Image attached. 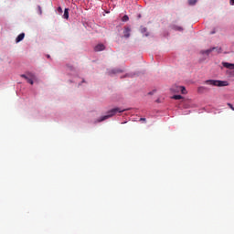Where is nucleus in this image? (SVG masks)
Returning <instances> with one entry per match:
<instances>
[{
	"label": "nucleus",
	"mask_w": 234,
	"mask_h": 234,
	"mask_svg": "<svg viewBox=\"0 0 234 234\" xmlns=\"http://www.w3.org/2000/svg\"><path fill=\"white\" fill-rule=\"evenodd\" d=\"M213 50H216L218 52V54H220V52H222V48H211L207 50H202L201 54H207V56H209V54H211V52H213Z\"/></svg>",
	"instance_id": "20e7f679"
},
{
	"label": "nucleus",
	"mask_w": 234,
	"mask_h": 234,
	"mask_svg": "<svg viewBox=\"0 0 234 234\" xmlns=\"http://www.w3.org/2000/svg\"><path fill=\"white\" fill-rule=\"evenodd\" d=\"M118 72H122L121 69H112L110 74H118Z\"/></svg>",
	"instance_id": "4468645a"
},
{
	"label": "nucleus",
	"mask_w": 234,
	"mask_h": 234,
	"mask_svg": "<svg viewBox=\"0 0 234 234\" xmlns=\"http://www.w3.org/2000/svg\"><path fill=\"white\" fill-rule=\"evenodd\" d=\"M172 98L173 100H182V98L184 97H182L181 95H174Z\"/></svg>",
	"instance_id": "ddd939ff"
},
{
	"label": "nucleus",
	"mask_w": 234,
	"mask_h": 234,
	"mask_svg": "<svg viewBox=\"0 0 234 234\" xmlns=\"http://www.w3.org/2000/svg\"><path fill=\"white\" fill-rule=\"evenodd\" d=\"M228 106L229 107V109H231V111H234L233 104H231V103H228Z\"/></svg>",
	"instance_id": "6ab92c4d"
},
{
	"label": "nucleus",
	"mask_w": 234,
	"mask_h": 234,
	"mask_svg": "<svg viewBox=\"0 0 234 234\" xmlns=\"http://www.w3.org/2000/svg\"><path fill=\"white\" fill-rule=\"evenodd\" d=\"M188 5H190V6L197 5V0H188Z\"/></svg>",
	"instance_id": "f8f14e48"
},
{
	"label": "nucleus",
	"mask_w": 234,
	"mask_h": 234,
	"mask_svg": "<svg viewBox=\"0 0 234 234\" xmlns=\"http://www.w3.org/2000/svg\"><path fill=\"white\" fill-rule=\"evenodd\" d=\"M206 90H207V88H206L204 86H200L197 88V92H199V94L206 92Z\"/></svg>",
	"instance_id": "9d476101"
},
{
	"label": "nucleus",
	"mask_w": 234,
	"mask_h": 234,
	"mask_svg": "<svg viewBox=\"0 0 234 234\" xmlns=\"http://www.w3.org/2000/svg\"><path fill=\"white\" fill-rule=\"evenodd\" d=\"M82 83H85V80H82Z\"/></svg>",
	"instance_id": "393cba45"
},
{
	"label": "nucleus",
	"mask_w": 234,
	"mask_h": 234,
	"mask_svg": "<svg viewBox=\"0 0 234 234\" xmlns=\"http://www.w3.org/2000/svg\"><path fill=\"white\" fill-rule=\"evenodd\" d=\"M122 21L127 22L129 21V16L127 15L122 16Z\"/></svg>",
	"instance_id": "2eb2a0df"
},
{
	"label": "nucleus",
	"mask_w": 234,
	"mask_h": 234,
	"mask_svg": "<svg viewBox=\"0 0 234 234\" xmlns=\"http://www.w3.org/2000/svg\"><path fill=\"white\" fill-rule=\"evenodd\" d=\"M95 52H101V50H105V46L103 44H98L94 48Z\"/></svg>",
	"instance_id": "0eeeda50"
},
{
	"label": "nucleus",
	"mask_w": 234,
	"mask_h": 234,
	"mask_svg": "<svg viewBox=\"0 0 234 234\" xmlns=\"http://www.w3.org/2000/svg\"><path fill=\"white\" fill-rule=\"evenodd\" d=\"M23 39H25V33H21L17 36L16 38V43H20V41H23Z\"/></svg>",
	"instance_id": "1a4fd4ad"
},
{
	"label": "nucleus",
	"mask_w": 234,
	"mask_h": 234,
	"mask_svg": "<svg viewBox=\"0 0 234 234\" xmlns=\"http://www.w3.org/2000/svg\"><path fill=\"white\" fill-rule=\"evenodd\" d=\"M123 37L128 39V37H131V27H125L123 29Z\"/></svg>",
	"instance_id": "39448f33"
},
{
	"label": "nucleus",
	"mask_w": 234,
	"mask_h": 234,
	"mask_svg": "<svg viewBox=\"0 0 234 234\" xmlns=\"http://www.w3.org/2000/svg\"><path fill=\"white\" fill-rule=\"evenodd\" d=\"M139 17H142V16L139 15Z\"/></svg>",
	"instance_id": "bb28decb"
},
{
	"label": "nucleus",
	"mask_w": 234,
	"mask_h": 234,
	"mask_svg": "<svg viewBox=\"0 0 234 234\" xmlns=\"http://www.w3.org/2000/svg\"><path fill=\"white\" fill-rule=\"evenodd\" d=\"M63 17H64V19H69V9L68 8H66L64 10Z\"/></svg>",
	"instance_id": "9b49d317"
},
{
	"label": "nucleus",
	"mask_w": 234,
	"mask_h": 234,
	"mask_svg": "<svg viewBox=\"0 0 234 234\" xmlns=\"http://www.w3.org/2000/svg\"><path fill=\"white\" fill-rule=\"evenodd\" d=\"M178 30H182V27H179Z\"/></svg>",
	"instance_id": "b1692460"
},
{
	"label": "nucleus",
	"mask_w": 234,
	"mask_h": 234,
	"mask_svg": "<svg viewBox=\"0 0 234 234\" xmlns=\"http://www.w3.org/2000/svg\"><path fill=\"white\" fill-rule=\"evenodd\" d=\"M125 110H122L120 108H113L108 112L107 115H104L95 121V123H100L101 122H105V120H109V118H112L117 112H124Z\"/></svg>",
	"instance_id": "f257e3e1"
},
{
	"label": "nucleus",
	"mask_w": 234,
	"mask_h": 234,
	"mask_svg": "<svg viewBox=\"0 0 234 234\" xmlns=\"http://www.w3.org/2000/svg\"><path fill=\"white\" fill-rule=\"evenodd\" d=\"M222 65H223V67H225V69H229V70L234 69V64H231L229 62H223Z\"/></svg>",
	"instance_id": "6e6552de"
},
{
	"label": "nucleus",
	"mask_w": 234,
	"mask_h": 234,
	"mask_svg": "<svg viewBox=\"0 0 234 234\" xmlns=\"http://www.w3.org/2000/svg\"><path fill=\"white\" fill-rule=\"evenodd\" d=\"M205 85H209L210 87H228L229 83L226 80H207L204 81Z\"/></svg>",
	"instance_id": "f03ea898"
},
{
	"label": "nucleus",
	"mask_w": 234,
	"mask_h": 234,
	"mask_svg": "<svg viewBox=\"0 0 234 234\" xmlns=\"http://www.w3.org/2000/svg\"><path fill=\"white\" fill-rule=\"evenodd\" d=\"M37 13L39 14V16H41V14H43V10L41 9V7L39 5L37 6Z\"/></svg>",
	"instance_id": "dca6fc26"
},
{
	"label": "nucleus",
	"mask_w": 234,
	"mask_h": 234,
	"mask_svg": "<svg viewBox=\"0 0 234 234\" xmlns=\"http://www.w3.org/2000/svg\"><path fill=\"white\" fill-rule=\"evenodd\" d=\"M172 92H181L182 94H187V90L184 86H173L171 88Z\"/></svg>",
	"instance_id": "7ed1b4c3"
},
{
	"label": "nucleus",
	"mask_w": 234,
	"mask_h": 234,
	"mask_svg": "<svg viewBox=\"0 0 234 234\" xmlns=\"http://www.w3.org/2000/svg\"><path fill=\"white\" fill-rule=\"evenodd\" d=\"M155 101H156V103H161L160 99H157Z\"/></svg>",
	"instance_id": "4be33fe9"
},
{
	"label": "nucleus",
	"mask_w": 234,
	"mask_h": 234,
	"mask_svg": "<svg viewBox=\"0 0 234 234\" xmlns=\"http://www.w3.org/2000/svg\"><path fill=\"white\" fill-rule=\"evenodd\" d=\"M58 12L61 14V12H63V9L61 7H58Z\"/></svg>",
	"instance_id": "aec40b11"
},
{
	"label": "nucleus",
	"mask_w": 234,
	"mask_h": 234,
	"mask_svg": "<svg viewBox=\"0 0 234 234\" xmlns=\"http://www.w3.org/2000/svg\"><path fill=\"white\" fill-rule=\"evenodd\" d=\"M48 58H50V55H48Z\"/></svg>",
	"instance_id": "a878e982"
},
{
	"label": "nucleus",
	"mask_w": 234,
	"mask_h": 234,
	"mask_svg": "<svg viewBox=\"0 0 234 234\" xmlns=\"http://www.w3.org/2000/svg\"><path fill=\"white\" fill-rule=\"evenodd\" d=\"M21 78H24V80H28V73L26 75V74H22L20 75Z\"/></svg>",
	"instance_id": "f3484780"
},
{
	"label": "nucleus",
	"mask_w": 234,
	"mask_h": 234,
	"mask_svg": "<svg viewBox=\"0 0 234 234\" xmlns=\"http://www.w3.org/2000/svg\"><path fill=\"white\" fill-rule=\"evenodd\" d=\"M34 80H36V75L28 72V78L27 79V83H29L30 85H34Z\"/></svg>",
	"instance_id": "423d86ee"
},
{
	"label": "nucleus",
	"mask_w": 234,
	"mask_h": 234,
	"mask_svg": "<svg viewBox=\"0 0 234 234\" xmlns=\"http://www.w3.org/2000/svg\"><path fill=\"white\" fill-rule=\"evenodd\" d=\"M154 92H156V90H154L148 92V94H149V96H153V94H154Z\"/></svg>",
	"instance_id": "a211bd4d"
},
{
	"label": "nucleus",
	"mask_w": 234,
	"mask_h": 234,
	"mask_svg": "<svg viewBox=\"0 0 234 234\" xmlns=\"http://www.w3.org/2000/svg\"><path fill=\"white\" fill-rule=\"evenodd\" d=\"M139 122H146V119H145V118H141V119L139 120Z\"/></svg>",
	"instance_id": "412c9836"
},
{
	"label": "nucleus",
	"mask_w": 234,
	"mask_h": 234,
	"mask_svg": "<svg viewBox=\"0 0 234 234\" xmlns=\"http://www.w3.org/2000/svg\"><path fill=\"white\" fill-rule=\"evenodd\" d=\"M230 5H234V0H230Z\"/></svg>",
	"instance_id": "5701e85b"
}]
</instances>
